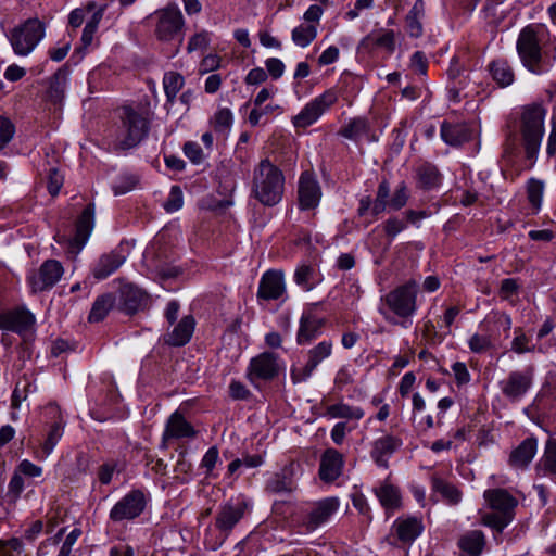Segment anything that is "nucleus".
<instances>
[{"label":"nucleus","instance_id":"obj_1","mask_svg":"<svg viewBox=\"0 0 556 556\" xmlns=\"http://www.w3.org/2000/svg\"><path fill=\"white\" fill-rule=\"evenodd\" d=\"M549 33L544 25L529 24L523 27L516 41L517 54L521 64L534 75L547 73L556 60L544 50Z\"/></svg>","mask_w":556,"mask_h":556},{"label":"nucleus","instance_id":"obj_2","mask_svg":"<svg viewBox=\"0 0 556 556\" xmlns=\"http://www.w3.org/2000/svg\"><path fill=\"white\" fill-rule=\"evenodd\" d=\"M419 283L409 279L381 296L378 306L379 314L391 325L409 328L412 318L416 315Z\"/></svg>","mask_w":556,"mask_h":556},{"label":"nucleus","instance_id":"obj_3","mask_svg":"<svg viewBox=\"0 0 556 556\" xmlns=\"http://www.w3.org/2000/svg\"><path fill=\"white\" fill-rule=\"evenodd\" d=\"M285 184L282 170L269 159H263L253 168L251 197L264 206H276L283 198Z\"/></svg>","mask_w":556,"mask_h":556},{"label":"nucleus","instance_id":"obj_4","mask_svg":"<svg viewBox=\"0 0 556 556\" xmlns=\"http://www.w3.org/2000/svg\"><path fill=\"white\" fill-rule=\"evenodd\" d=\"M546 109L539 103L525 105L519 119V131L527 160L533 164L545 134Z\"/></svg>","mask_w":556,"mask_h":556},{"label":"nucleus","instance_id":"obj_5","mask_svg":"<svg viewBox=\"0 0 556 556\" xmlns=\"http://www.w3.org/2000/svg\"><path fill=\"white\" fill-rule=\"evenodd\" d=\"M483 498L491 511L481 516V522L502 532L515 518L518 500L508 490L502 488L488 489Z\"/></svg>","mask_w":556,"mask_h":556},{"label":"nucleus","instance_id":"obj_6","mask_svg":"<svg viewBox=\"0 0 556 556\" xmlns=\"http://www.w3.org/2000/svg\"><path fill=\"white\" fill-rule=\"evenodd\" d=\"M121 125L114 149L126 151L137 147L149 134L150 122L144 112L125 105L119 112Z\"/></svg>","mask_w":556,"mask_h":556},{"label":"nucleus","instance_id":"obj_7","mask_svg":"<svg viewBox=\"0 0 556 556\" xmlns=\"http://www.w3.org/2000/svg\"><path fill=\"white\" fill-rule=\"evenodd\" d=\"M249 509V503L245 500L227 502L222 505L215 516V527L218 535L206 533L204 544L212 551L218 549L229 536L233 528L244 517Z\"/></svg>","mask_w":556,"mask_h":556},{"label":"nucleus","instance_id":"obj_8","mask_svg":"<svg viewBox=\"0 0 556 556\" xmlns=\"http://www.w3.org/2000/svg\"><path fill=\"white\" fill-rule=\"evenodd\" d=\"M45 37V25L38 18H28L15 27L10 36L14 52L18 55H28Z\"/></svg>","mask_w":556,"mask_h":556},{"label":"nucleus","instance_id":"obj_9","mask_svg":"<svg viewBox=\"0 0 556 556\" xmlns=\"http://www.w3.org/2000/svg\"><path fill=\"white\" fill-rule=\"evenodd\" d=\"M534 368L528 366L522 370H513L498 382L502 395L510 403L520 402L533 384Z\"/></svg>","mask_w":556,"mask_h":556},{"label":"nucleus","instance_id":"obj_10","mask_svg":"<svg viewBox=\"0 0 556 556\" xmlns=\"http://www.w3.org/2000/svg\"><path fill=\"white\" fill-rule=\"evenodd\" d=\"M338 101V92L333 89H327L317 96L300 111L292 119L294 127L306 128L313 125L318 118Z\"/></svg>","mask_w":556,"mask_h":556},{"label":"nucleus","instance_id":"obj_11","mask_svg":"<svg viewBox=\"0 0 556 556\" xmlns=\"http://www.w3.org/2000/svg\"><path fill=\"white\" fill-rule=\"evenodd\" d=\"M332 341L323 340L306 353V363L302 366H292L290 370L291 380L294 384L307 381L318 365L328 358L332 353Z\"/></svg>","mask_w":556,"mask_h":556},{"label":"nucleus","instance_id":"obj_12","mask_svg":"<svg viewBox=\"0 0 556 556\" xmlns=\"http://www.w3.org/2000/svg\"><path fill=\"white\" fill-rule=\"evenodd\" d=\"M146 506V494L143 491L135 489L114 504L110 510L109 517L114 522L134 520L143 513Z\"/></svg>","mask_w":556,"mask_h":556},{"label":"nucleus","instance_id":"obj_13","mask_svg":"<svg viewBox=\"0 0 556 556\" xmlns=\"http://www.w3.org/2000/svg\"><path fill=\"white\" fill-rule=\"evenodd\" d=\"M279 374L278 356L273 352H263L253 357L247 369L249 381L258 387L260 381H270Z\"/></svg>","mask_w":556,"mask_h":556},{"label":"nucleus","instance_id":"obj_14","mask_svg":"<svg viewBox=\"0 0 556 556\" xmlns=\"http://www.w3.org/2000/svg\"><path fill=\"white\" fill-rule=\"evenodd\" d=\"M64 268L62 264L56 260L45 261L38 270L31 271L27 281L33 292H42L53 288L62 278Z\"/></svg>","mask_w":556,"mask_h":556},{"label":"nucleus","instance_id":"obj_15","mask_svg":"<svg viewBox=\"0 0 556 556\" xmlns=\"http://www.w3.org/2000/svg\"><path fill=\"white\" fill-rule=\"evenodd\" d=\"M96 222V207L93 203L85 206L75 222V233L67 239L68 251L72 254H78L91 236Z\"/></svg>","mask_w":556,"mask_h":556},{"label":"nucleus","instance_id":"obj_16","mask_svg":"<svg viewBox=\"0 0 556 556\" xmlns=\"http://www.w3.org/2000/svg\"><path fill=\"white\" fill-rule=\"evenodd\" d=\"M35 315L25 307L0 312V329L26 337L34 332Z\"/></svg>","mask_w":556,"mask_h":556},{"label":"nucleus","instance_id":"obj_17","mask_svg":"<svg viewBox=\"0 0 556 556\" xmlns=\"http://www.w3.org/2000/svg\"><path fill=\"white\" fill-rule=\"evenodd\" d=\"M156 16L155 35L160 40H173L184 27V16L176 4H169L165 9L156 12Z\"/></svg>","mask_w":556,"mask_h":556},{"label":"nucleus","instance_id":"obj_18","mask_svg":"<svg viewBox=\"0 0 556 556\" xmlns=\"http://www.w3.org/2000/svg\"><path fill=\"white\" fill-rule=\"evenodd\" d=\"M129 255L127 245L121 242L108 253H103L92 266V275L97 280L106 279L114 274Z\"/></svg>","mask_w":556,"mask_h":556},{"label":"nucleus","instance_id":"obj_19","mask_svg":"<svg viewBox=\"0 0 556 556\" xmlns=\"http://www.w3.org/2000/svg\"><path fill=\"white\" fill-rule=\"evenodd\" d=\"M286 282L281 270L269 269L265 271L258 282L257 301L286 300Z\"/></svg>","mask_w":556,"mask_h":556},{"label":"nucleus","instance_id":"obj_20","mask_svg":"<svg viewBox=\"0 0 556 556\" xmlns=\"http://www.w3.org/2000/svg\"><path fill=\"white\" fill-rule=\"evenodd\" d=\"M390 198V184L387 179H382L377 188L376 198L372 200L370 195L362 197L358 201L357 215L364 217L370 214L376 219L380 214L390 211L388 199Z\"/></svg>","mask_w":556,"mask_h":556},{"label":"nucleus","instance_id":"obj_21","mask_svg":"<svg viewBox=\"0 0 556 556\" xmlns=\"http://www.w3.org/2000/svg\"><path fill=\"white\" fill-rule=\"evenodd\" d=\"M340 502L338 497H326L316 502L303 520L306 531L312 532L326 523L330 517L339 509Z\"/></svg>","mask_w":556,"mask_h":556},{"label":"nucleus","instance_id":"obj_22","mask_svg":"<svg viewBox=\"0 0 556 556\" xmlns=\"http://www.w3.org/2000/svg\"><path fill=\"white\" fill-rule=\"evenodd\" d=\"M321 189L316 178L309 172H303L298 184L299 207L302 211L315 208L320 201Z\"/></svg>","mask_w":556,"mask_h":556},{"label":"nucleus","instance_id":"obj_23","mask_svg":"<svg viewBox=\"0 0 556 556\" xmlns=\"http://www.w3.org/2000/svg\"><path fill=\"white\" fill-rule=\"evenodd\" d=\"M197 435L193 426L186 420L184 415L176 410L167 419L162 434V448H167L169 440L192 439Z\"/></svg>","mask_w":556,"mask_h":556},{"label":"nucleus","instance_id":"obj_24","mask_svg":"<svg viewBox=\"0 0 556 556\" xmlns=\"http://www.w3.org/2000/svg\"><path fill=\"white\" fill-rule=\"evenodd\" d=\"M119 303L125 313L132 315L148 305L149 295L134 283H124L119 289Z\"/></svg>","mask_w":556,"mask_h":556},{"label":"nucleus","instance_id":"obj_25","mask_svg":"<svg viewBox=\"0 0 556 556\" xmlns=\"http://www.w3.org/2000/svg\"><path fill=\"white\" fill-rule=\"evenodd\" d=\"M403 445L401 438L393 434H384L372 442L370 456L382 468H388L389 458Z\"/></svg>","mask_w":556,"mask_h":556},{"label":"nucleus","instance_id":"obj_26","mask_svg":"<svg viewBox=\"0 0 556 556\" xmlns=\"http://www.w3.org/2000/svg\"><path fill=\"white\" fill-rule=\"evenodd\" d=\"M343 467V455L334 448H327L320 457L318 471L320 480L326 483L336 481L342 475Z\"/></svg>","mask_w":556,"mask_h":556},{"label":"nucleus","instance_id":"obj_27","mask_svg":"<svg viewBox=\"0 0 556 556\" xmlns=\"http://www.w3.org/2000/svg\"><path fill=\"white\" fill-rule=\"evenodd\" d=\"M511 328V318L507 314H495L485 318L479 326L480 331L486 337L492 344L493 349L501 346V341L497 333L502 329L505 332V337L509 336Z\"/></svg>","mask_w":556,"mask_h":556},{"label":"nucleus","instance_id":"obj_28","mask_svg":"<svg viewBox=\"0 0 556 556\" xmlns=\"http://www.w3.org/2000/svg\"><path fill=\"white\" fill-rule=\"evenodd\" d=\"M296 490L293 478V469L286 466L281 470L271 473L265 481L264 491L269 494H291Z\"/></svg>","mask_w":556,"mask_h":556},{"label":"nucleus","instance_id":"obj_29","mask_svg":"<svg viewBox=\"0 0 556 556\" xmlns=\"http://www.w3.org/2000/svg\"><path fill=\"white\" fill-rule=\"evenodd\" d=\"M325 325V319L312 312H304L300 318L296 332V343L299 345L309 344L320 333Z\"/></svg>","mask_w":556,"mask_h":556},{"label":"nucleus","instance_id":"obj_30","mask_svg":"<svg viewBox=\"0 0 556 556\" xmlns=\"http://www.w3.org/2000/svg\"><path fill=\"white\" fill-rule=\"evenodd\" d=\"M441 139L451 147H460L472 139V129L466 123L444 121L440 129Z\"/></svg>","mask_w":556,"mask_h":556},{"label":"nucleus","instance_id":"obj_31","mask_svg":"<svg viewBox=\"0 0 556 556\" xmlns=\"http://www.w3.org/2000/svg\"><path fill=\"white\" fill-rule=\"evenodd\" d=\"M538 451V439L533 435L526 438L515 447L508 459V464L516 469H526Z\"/></svg>","mask_w":556,"mask_h":556},{"label":"nucleus","instance_id":"obj_32","mask_svg":"<svg viewBox=\"0 0 556 556\" xmlns=\"http://www.w3.org/2000/svg\"><path fill=\"white\" fill-rule=\"evenodd\" d=\"M486 539L481 530H468L459 535L457 547L467 556H481Z\"/></svg>","mask_w":556,"mask_h":556},{"label":"nucleus","instance_id":"obj_33","mask_svg":"<svg viewBox=\"0 0 556 556\" xmlns=\"http://www.w3.org/2000/svg\"><path fill=\"white\" fill-rule=\"evenodd\" d=\"M536 475L556 481V438L545 442L544 452L535 464Z\"/></svg>","mask_w":556,"mask_h":556},{"label":"nucleus","instance_id":"obj_34","mask_svg":"<svg viewBox=\"0 0 556 556\" xmlns=\"http://www.w3.org/2000/svg\"><path fill=\"white\" fill-rule=\"evenodd\" d=\"M425 17V2L424 0H416L405 16V30L410 38H420L424 35Z\"/></svg>","mask_w":556,"mask_h":556},{"label":"nucleus","instance_id":"obj_35","mask_svg":"<svg viewBox=\"0 0 556 556\" xmlns=\"http://www.w3.org/2000/svg\"><path fill=\"white\" fill-rule=\"evenodd\" d=\"M70 75V67L67 65L61 66L49 79L47 89V98L54 104H60L65 96Z\"/></svg>","mask_w":556,"mask_h":556},{"label":"nucleus","instance_id":"obj_36","mask_svg":"<svg viewBox=\"0 0 556 556\" xmlns=\"http://www.w3.org/2000/svg\"><path fill=\"white\" fill-rule=\"evenodd\" d=\"M381 506L387 514L399 509L402 505V496L400 489L387 481L374 489Z\"/></svg>","mask_w":556,"mask_h":556},{"label":"nucleus","instance_id":"obj_37","mask_svg":"<svg viewBox=\"0 0 556 556\" xmlns=\"http://www.w3.org/2000/svg\"><path fill=\"white\" fill-rule=\"evenodd\" d=\"M195 320L193 316L187 315L176 325L174 330L167 336L166 343L173 346H182L187 344L194 331Z\"/></svg>","mask_w":556,"mask_h":556},{"label":"nucleus","instance_id":"obj_38","mask_svg":"<svg viewBox=\"0 0 556 556\" xmlns=\"http://www.w3.org/2000/svg\"><path fill=\"white\" fill-rule=\"evenodd\" d=\"M394 527L396 529L399 540L404 543H410L415 541L424 530L421 520L416 517L397 519L394 522Z\"/></svg>","mask_w":556,"mask_h":556},{"label":"nucleus","instance_id":"obj_39","mask_svg":"<svg viewBox=\"0 0 556 556\" xmlns=\"http://www.w3.org/2000/svg\"><path fill=\"white\" fill-rule=\"evenodd\" d=\"M370 124L365 117H355L349 121L346 125L340 128L338 135L352 141H359L364 137H369Z\"/></svg>","mask_w":556,"mask_h":556},{"label":"nucleus","instance_id":"obj_40","mask_svg":"<svg viewBox=\"0 0 556 556\" xmlns=\"http://www.w3.org/2000/svg\"><path fill=\"white\" fill-rule=\"evenodd\" d=\"M417 186L424 190L438 188L442 182V175L435 165L431 163L421 164L416 172Z\"/></svg>","mask_w":556,"mask_h":556},{"label":"nucleus","instance_id":"obj_41","mask_svg":"<svg viewBox=\"0 0 556 556\" xmlns=\"http://www.w3.org/2000/svg\"><path fill=\"white\" fill-rule=\"evenodd\" d=\"M489 73L492 77V79L500 86V87H507L510 86L514 83L515 74L513 67L509 65V63L504 59H496L493 60L489 66Z\"/></svg>","mask_w":556,"mask_h":556},{"label":"nucleus","instance_id":"obj_42","mask_svg":"<svg viewBox=\"0 0 556 556\" xmlns=\"http://www.w3.org/2000/svg\"><path fill=\"white\" fill-rule=\"evenodd\" d=\"M363 42H370L376 47L383 48L393 53L396 48L395 33L392 29L380 28L367 35Z\"/></svg>","mask_w":556,"mask_h":556},{"label":"nucleus","instance_id":"obj_43","mask_svg":"<svg viewBox=\"0 0 556 556\" xmlns=\"http://www.w3.org/2000/svg\"><path fill=\"white\" fill-rule=\"evenodd\" d=\"M431 486L432 490L440 493L442 498L450 505H456L462 500V492L455 485L440 477H432Z\"/></svg>","mask_w":556,"mask_h":556},{"label":"nucleus","instance_id":"obj_44","mask_svg":"<svg viewBox=\"0 0 556 556\" xmlns=\"http://www.w3.org/2000/svg\"><path fill=\"white\" fill-rule=\"evenodd\" d=\"M115 299L111 293H105L98 296L89 313V321L98 323L103 320L113 307Z\"/></svg>","mask_w":556,"mask_h":556},{"label":"nucleus","instance_id":"obj_45","mask_svg":"<svg viewBox=\"0 0 556 556\" xmlns=\"http://www.w3.org/2000/svg\"><path fill=\"white\" fill-rule=\"evenodd\" d=\"M326 416L329 418L359 420L364 416V410L361 407L350 406L344 403H337L326 408Z\"/></svg>","mask_w":556,"mask_h":556},{"label":"nucleus","instance_id":"obj_46","mask_svg":"<svg viewBox=\"0 0 556 556\" xmlns=\"http://www.w3.org/2000/svg\"><path fill=\"white\" fill-rule=\"evenodd\" d=\"M293 279L304 291H311L317 283L316 270L312 265H299L294 271Z\"/></svg>","mask_w":556,"mask_h":556},{"label":"nucleus","instance_id":"obj_47","mask_svg":"<svg viewBox=\"0 0 556 556\" xmlns=\"http://www.w3.org/2000/svg\"><path fill=\"white\" fill-rule=\"evenodd\" d=\"M317 37V27L314 24H300L291 33L295 46L305 48Z\"/></svg>","mask_w":556,"mask_h":556},{"label":"nucleus","instance_id":"obj_48","mask_svg":"<svg viewBox=\"0 0 556 556\" xmlns=\"http://www.w3.org/2000/svg\"><path fill=\"white\" fill-rule=\"evenodd\" d=\"M185 84V78L177 72H168L164 75L163 86L166 98L169 102H174L178 92L181 90Z\"/></svg>","mask_w":556,"mask_h":556},{"label":"nucleus","instance_id":"obj_49","mask_svg":"<svg viewBox=\"0 0 556 556\" xmlns=\"http://www.w3.org/2000/svg\"><path fill=\"white\" fill-rule=\"evenodd\" d=\"M544 184L542 180L530 178L527 182V195L533 212L538 213L542 205Z\"/></svg>","mask_w":556,"mask_h":556},{"label":"nucleus","instance_id":"obj_50","mask_svg":"<svg viewBox=\"0 0 556 556\" xmlns=\"http://www.w3.org/2000/svg\"><path fill=\"white\" fill-rule=\"evenodd\" d=\"M63 432V425L61 421H55L54 424L51 425L47 438L41 444V452L43 454V457H47L52 453L55 445L62 438Z\"/></svg>","mask_w":556,"mask_h":556},{"label":"nucleus","instance_id":"obj_51","mask_svg":"<svg viewBox=\"0 0 556 556\" xmlns=\"http://www.w3.org/2000/svg\"><path fill=\"white\" fill-rule=\"evenodd\" d=\"M409 200V189L405 181H401L394 189L393 193H390V198L388 199V204L390 205V211H400L402 210Z\"/></svg>","mask_w":556,"mask_h":556},{"label":"nucleus","instance_id":"obj_52","mask_svg":"<svg viewBox=\"0 0 556 556\" xmlns=\"http://www.w3.org/2000/svg\"><path fill=\"white\" fill-rule=\"evenodd\" d=\"M233 116L229 109H219L213 116L211 123L216 132H225L232 125Z\"/></svg>","mask_w":556,"mask_h":556},{"label":"nucleus","instance_id":"obj_53","mask_svg":"<svg viewBox=\"0 0 556 556\" xmlns=\"http://www.w3.org/2000/svg\"><path fill=\"white\" fill-rule=\"evenodd\" d=\"M25 484L24 479L21 473H18L16 470H14L11 480L8 485V492L5 494V497L9 502H16L22 492L24 491Z\"/></svg>","mask_w":556,"mask_h":556},{"label":"nucleus","instance_id":"obj_54","mask_svg":"<svg viewBox=\"0 0 556 556\" xmlns=\"http://www.w3.org/2000/svg\"><path fill=\"white\" fill-rule=\"evenodd\" d=\"M468 346L469 350L476 354H482L488 352L489 350H494L492 348L491 341L486 337H484V334L481 331L472 334L469 338Z\"/></svg>","mask_w":556,"mask_h":556},{"label":"nucleus","instance_id":"obj_55","mask_svg":"<svg viewBox=\"0 0 556 556\" xmlns=\"http://www.w3.org/2000/svg\"><path fill=\"white\" fill-rule=\"evenodd\" d=\"M211 42V33L207 30H202L200 33L194 34L188 41L187 52L192 53L194 51L204 50L208 47Z\"/></svg>","mask_w":556,"mask_h":556},{"label":"nucleus","instance_id":"obj_56","mask_svg":"<svg viewBox=\"0 0 556 556\" xmlns=\"http://www.w3.org/2000/svg\"><path fill=\"white\" fill-rule=\"evenodd\" d=\"M515 338L511 341V351L517 354H523L534 351V345H530V338H528L520 328L515 330Z\"/></svg>","mask_w":556,"mask_h":556},{"label":"nucleus","instance_id":"obj_57","mask_svg":"<svg viewBox=\"0 0 556 556\" xmlns=\"http://www.w3.org/2000/svg\"><path fill=\"white\" fill-rule=\"evenodd\" d=\"M14 134V124L8 117L0 115V151L9 144Z\"/></svg>","mask_w":556,"mask_h":556},{"label":"nucleus","instance_id":"obj_58","mask_svg":"<svg viewBox=\"0 0 556 556\" xmlns=\"http://www.w3.org/2000/svg\"><path fill=\"white\" fill-rule=\"evenodd\" d=\"M407 227L406 220L397 217L391 216L383 224V231L389 238H395L400 232L405 230Z\"/></svg>","mask_w":556,"mask_h":556},{"label":"nucleus","instance_id":"obj_59","mask_svg":"<svg viewBox=\"0 0 556 556\" xmlns=\"http://www.w3.org/2000/svg\"><path fill=\"white\" fill-rule=\"evenodd\" d=\"M184 203L182 191L179 186H173L170 188L169 195L164 203V208L168 213L178 211Z\"/></svg>","mask_w":556,"mask_h":556},{"label":"nucleus","instance_id":"obj_60","mask_svg":"<svg viewBox=\"0 0 556 556\" xmlns=\"http://www.w3.org/2000/svg\"><path fill=\"white\" fill-rule=\"evenodd\" d=\"M1 556H21L23 552V543L17 538L10 540H0Z\"/></svg>","mask_w":556,"mask_h":556},{"label":"nucleus","instance_id":"obj_61","mask_svg":"<svg viewBox=\"0 0 556 556\" xmlns=\"http://www.w3.org/2000/svg\"><path fill=\"white\" fill-rule=\"evenodd\" d=\"M219 462V452L216 446H211L206 453L204 454L202 460H201V467L206 470V476L211 477L213 476V469L215 468L216 464Z\"/></svg>","mask_w":556,"mask_h":556},{"label":"nucleus","instance_id":"obj_62","mask_svg":"<svg viewBox=\"0 0 556 556\" xmlns=\"http://www.w3.org/2000/svg\"><path fill=\"white\" fill-rule=\"evenodd\" d=\"M184 153L193 164H201L205 159L202 148L194 141L184 144Z\"/></svg>","mask_w":556,"mask_h":556},{"label":"nucleus","instance_id":"obj_63","mask_svg":"<svg viewBox=\"0 0 556 556\" xmlns=\"http://www.w3.org/2000/svg\"><path fill=\"white\" fill-rule=\"evenodd\" d=\"M137 182L138 180L135 176L125 175L112 186V189L115 195L125 194L131 191L136 187Z\"/></svg>","mask_w":556,"mask_h":556},{"label":"nucleus","instance_id":"obj_64","mask_svg":"<svg viewBox=\"0 0 556 556\" xmlns=\"http://www.w3.org/2000/svg\"><path fill=\"white\" fill-rule=\"evenodd\" d=\"M354 381V370L350 365L342 366L336 374L334 384L339 389H343L344 387L353 383Z\"/></svg>","mask_w":556,"mask_h":556}]
</instances>
